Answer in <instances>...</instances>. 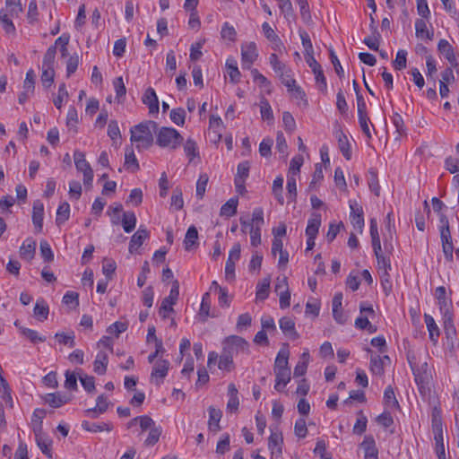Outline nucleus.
Returning <instances> with one entry per match:
<instances>
[{"label":"nucleus","instance_id":"obj_62","mask_svg":"<svg viewBox=\"0 0 459 459\" xmlns=\"http://www.w3.org/2000/svg\"><path fill=\"white\" fill-rule=\"evenodd\" d=\"M264 223V212L261 208H255L252 213V219L250 221V227L261 228Z\"/></svg>","mask_w":459,"mask_h":459},{"label":"nucleus","instance_id":"obj_41","mask_svg":"<svg viewBox=\"0 0 459 459\" xmlns=\"http://www.w3.org/2000/svg\"><path fill=\"white\" fill-rule=\"evenodd\" d=\"M271 279L269 277L262 279L256 286V299H265L269 295Z\"/></svg>","mask_w":459,"mask_h":459},{"label":"nucleus","instance_id":"obj_13","mask_svg":"<svg viewBox=\"0 0 459 459\" xmlns=\"http://www.w3.org/2000/svg\"><path fill=\"white\" fill-rule=\"evenodd\" d=\"M275 375L274 388L278 392H281L289 384L291 378L290 369H273Z\"/></svg>","mask_w":459,"mask_h":459},{"label":"nucleus","instance_id":"obj_63","mask_svg":"<svg viewBox=\"0 0 459 459\" xmlns=\"http://www.w3.org/2000/svg\"><path fill=\"white\" fill-rule=\"evenodd\" d=\"M171 206L174 207L176 210H180L184 206V200H183V194L181 189L176 188L173 191L172 196H171Z\"/></svg>","mask_w":459,"mask_h":459},{"label":"nucleus","instance_id":"obj_14","mask_svg":"<svg viewBox=\"0 0 459 459\" xmlns=\"http://www.w3.org/2000/svg\"><path fill=\"white\" fill-rule=\"evenodd\" d=\"M154 423L155 421L147 415L137 416L127 422L126 428L130 429L135 427L136 425H139L141 433H143L144 431H148Z\"/></svg>","mask_w":459,"mask_h":459},{"label":"nucleus","instance_id":"obj_17","mask_svg":"<svg viewBox=\"0 0 459 459\" xmlns=\"http://www.w3.org/2000/svg\"><path fill=\"white\" fill-rule=\"evenodd\" d=\"M209 411V420H208V428L209 430L217 433L221 430L220 421L222 416V412L219 409H215L211 406L208 409Z\"/></svg>","mask_w":459,"mask_h":459},{"label":"nucleus","instance_id":"obj_39","mask_svg":"<svg viewBox=\"0 0 459 459\" xmlns=\"http://www.w3.org/2000/svg\"><path fill=\"white\" fill-rule=\"evenodd\" d=\"M283 178L281 176L276 177L273 180L272 192L278 203L281 205L284 204V198L282 195Z\"/></svg>","mask_w":459,"mask_h":459},{"label":"nucleus","instance_id":"obj_25","mask_svg":"<svg viewBox=\"0 0 459 459\" xmlns=\"http://www.w3.org/2000/svg\"><path fill=\"white\" fill-rule=\"evenodd\" d=\"M148 431L149 433L147 438L144 440V446H153L160 440L162 434V428L160 425L154 423Z\"/></svg>","mask_w":459,"mask_h":459},{"label":"nucleus","instance_id":"obj_49","mask_svg":"<svg viewBox=\"0 0 459 459\" xmlns=\"http://www.w3.org/2000/svg\"><path fill=\"white\" fill-rule=\"evenodd\" d=\"M56 53V46H51L47 49L43 57L42 67L55 68Z\"/></svg>","mask_w":459,"mask_h":459},{"label":"nucleus","instance_id":"obj_61","mask_svg":"<svg viewBox=\"0 0 459 459\" xmlns=\"http://www.w3.org/2000/svg\"><path fill=\"white\" fill-rule=\"evenodd\" d=\"M170 119L178 126H183L186 119V112L183 108H174L170 111Z\"/></svg>","mask_w":459,"mask_h":459},{"label":"nucleus","instance_id":"obj_11","mask_svg":"<svg viewBox=\"0 0 459 459\" xmlns=\"http://www.w3.org/2000/svg\"><path fill=\"white\" fill-rule=\"evenodd\" d=\"M149 237V232L146 229L139 228L137 231L132 236L128 250L131 254L136 252L143 245L144 240Z\"/></svg>","mask_w":459,"mask_h":459},{"label":"nucleus","instance_id":"obj_24","mask_svg":"<svg viewBox=\"0 0 459 459\" xmlns=\"http://www.w3.org/2000/svg\"><path fill=\"white\" fill-rule=\"evenodd\" d=\"M310 360V355L308 352V350L306 349L304 352L301 354L299 361L297 363V365L294 368V377H302L305 375L307 365Z\"/></svg>","mask_w":459,"mask_h":459},{"label":"nucleus","instance_id":"obj_8","mask_svg":"<svg viewBox=\"0 0 459 459\" xmlns=\"http://www.w3.org/2000/svg\"><path fill=\"white\" fill-rule=\"evenodd\" d=\"M350 208L351 222L359 233H362L364 228L363 209L356 201H350Z\"/></svg>","mask_w":459,"mask_h":459},{"label":"nucleus","instance_id":"obj_10","mask_svg":"<svg viewBox=\"0 0 459 459\" xmlns=\"http://www.w3.org/2000/svg\"><path fill=\"white\" fill-rule=\"evenodd\" d=\"M360 447L364 452L365 459H377L378 458V450L376 446V442L371 436H366L362 443L360 444Z\"/></svg>","mask_w":459,"mask_h":459},{"label":"nucleus","instance_id":"obj_42","mask_svg":"<svg viewBox=\"0 0 459 459\" xmlns=\"http://www.w3.org/2000/svg\"><path fill=\"white\" fill-rule=\"evenodd\" d=\"M125 168L131 171H136L139 169L137 159L132 149H126L125 154Z\"/></svg>","mask_w":459,"mask_h":459},{"label":"nucleus","instance_id":"obj_4","mask_svg":"<svg viewBox=\"0 0 459 459\" xmlns=\"http://www.w3.org/2000/svg\"><path fill=\"white\" fill-rule=\"evenodd\" d=\"M440 238L442 241L443 253L448 261H453L454 245L449 228V222L445 215L440 216Z\"/></svg>","mask_w":459,"mask_h":459},{"label":"nucleus","instance_id":"obj_37","mask_svg":"<svg viewBox=\"0 0 459 459\" xmlns=\"http://www.w3.org/2000/svg\"><path fill=\"white\" fill-rule=\"evenodd\" d=\"M370 236L374 251H382L380 238L377 230V222L375 218L370 220Z\"/></svg>","mask_w":459,"mask_h":459},{"label":"nucleus","instance_id":"obj_36","mask_svg":"<svg viewBox=\"0 0 459 459\" xmlns=\"http://www.w3.org/2000/svg\"><path fill=\"white\" fill-rule=\"evenodd\" d=\"M197 239L198 231L196 228L195 226L189 227L184 239L185 249L187 251L191 250L192 247L196 244Z\"/></svg>","mask_w":459,"mask_h":459},{"label":"nucleus","instance_id":"obj_48","mask_svg":"<svg viewBox=\"0 0 459 459\" xmlns=\"http://www.w3.org/2000/svg\"><path fill=\"white\" fill-rule=\"evenodd\" d=\"M218 366L221 370L231 371L234 368L233 357L222 351Z\"/></svg>","mask_w":459,"mask_h":459},{"label":"nucleus","instance_id":"obj_15","mask_svg":"<svg viewBox=\"0 0 459 459\" xmlns=\"http://www.w3.org/2000/svg\"><path fill=\"white\" fill-rule=\"evenodd\" d=\"M44 205L40 201H35L32 208V221L37 232H40L43 227Z\"/></svg>","mask_w":459,"mask_h":459},{"label":"nucleus","instance_id":"obj_43","mask_svg":"<svg viewBox=\"0 0 459 459\" xmlns=\"http://www.w3.org/2000/svg\"><path fill=\"white\" fill-rule=\"evenodd\" d=\"M210 293L206 292L204 294L202 299V303L199 310V317L203 322L206 321V319L210 316Z\"/></svg>","mask_w":459,"mask_h":459},{"label":"nucleus","instance_id":"obj_45","mask_svg":"<svg viewBox=\"0 0 459 459\" xmlns=\"http://www.w3.org/2000/svg\"><path fill=\"white\" fill-rule=\"evenodd\" d=\"M70 216V205L68 203H62L56 211V221L58 225L64 223L69 219Z\"/></svg>","mask_w":459,"mask_h":459},{"label":"nucleus","instance_id":"obj_58","mask_svg":"<svg viewBox=\"0 0 459 459\" xmlns=\"http://www.w3.org/2000/svg\"><path fill=\"white\" fill-rule=\"evenodd\" d=\"M260 113L264 120L272 121L273 119L272 108L265 99L260 101Z\"/></svg>","mask_w":459,"mask_h":459},{"label":"nucleus","instance_id":"obj_26","mask_svg":"<svg viewBox=\"0 0 459 459\" xmlns=\"http://www.w3.org/2000/svg\"><path fill=\"white\" fill-rule=\"evenodd\" d=\"M35 440L41 452L48 458H52V440L46 434L35 437Z\"/></svg>","mask_w":459,"mask_h":459},{"label":"nucleus","instance_id":"obj_9","mask_svg":"<svg viewBox=\"0 0 459 459\" xmlns=\"http://www.w3.org/2000/svg\"><path fill=\"white\" fill-rule=\"evenodd\" d=\"M258 56L255 43H248L242 47V65L244 68H250Z\"/></svg>","mask_w":459,"mask_h":459},{"label":"nucleus","instance_id":"obj_40","mask_svg":"<svg viewBox=\"0 0 459 459\" xmlns=\"http://www.w3.org/2000/svg\"><path fill=\"white\" fill-rule=\"evenodd\" d=\"M8 15L14 17L22 13L21 0H5V8L4 9Z\"/></svg>","mask_w":459,"mask_h":459},{"label":"nucleus","instance_id":"obj_56","mask_svg":"<svg viewBox=\"0 0 459 459\" xmlns=\"http://www.w3.org/2000/svg\"><path fill=\"white\" fill-rule=\"evenodd\" d=\"M55 338L59 343L66 345L70 348H73L75 345L74 333L73 332L70 333H56Z\"/></svg>","mask_w":459,"mask_h":459},{"label":"nucleus","instance_id":"obj_31","mask_svg":"<svg viewBox=\"0 0 459 459\" xmlns=\"http://www.w3.org/2000/svg\"><path fill=\"white\" fill-rule=\"evenodd\" d=\"M210 129L215 134V142H219L221 138L222 131L224 128L223 122L219 116H211L209 122Z\"/></svg>","mask_w":459,"mask_h":459},{"label":"nucleus","instance_id":"obj_12","mask_svg":"<svg viewBox=\"0 0 459 459\" xmlns=\"http://www.w3.org/2000/svg\"><path fill=\"white\" fill-rule=\"evenodd\" d=\"M143 102L148 107L150 114H157L159 112V100L155 91L148 88L143 96Z\"/></svg>","mask_w":459,"mask_h":459},{"label":"nucleus","instance_id":"obj_50","mask_svg":"<svg viewBox=\"0 0 459 459\" xmlns=\"http://www.w3.org/2000/svg\"><path fill=\"white\" fill-rule=\"evenodd\" d=\"M34 316L39 321H44L48 316V307L43 300H38L34 307Z\"/></svg>","mask_w":459,"mask_h":459},{"label":"nucleus","instance_id":"obj_52","mask_svg":"<svg viewBox=\"0 0 459 459\" xmlns=\"http://www.w3.org/2000/svg\"><path fill=\"white\" fill-rule=\"evenodd\" d=\"M19 329L21 331V333L26 338H28L33 343L43 342L46 340L44 336L39 335L38 332L32 329L25 327H19Z\"/></svg>","mask_w":459,"mask_h":459},{"label":"nucleus","instance_id":"obj_47","mask_svg":"<svg viewBox=\"0 0 459 459\" xmlns=\"http://www.w3.org/2000/svg\"><path fill=\"white\" fill-rule=\"evenodd\" d=\"M262 30L268 40L275 44L277 47L281 45L280 38L277 36V34L274 32V30L269 25L268 22H264L262 24Z\"/></svg>","mask_w":459,"mask_h":459},{"label":"nucleus","instance_id":"obj_21","mask_svg":"<svg viewBox=\"0 0 459 459\" xmlns=\"http://www.w3.org/2000/svg\"><path fill=\"white\" fill-rule=\"evenodd\" d=\"M282 437L277 433H272L268 439V447L271 450L272 456H281L282 454Z\"/></svg>","mask_w":459,"mask_h":459},{"label":"nucleus","instance_id":"obj_55","mask_svg":"<svg viewBox=\"0 0 459 459\" xmlns=\"http://www.w3.org/2000/svg\"><path fill=\"white\" fill-rule=\"evenodd\" d=\"M304 162L303 156L296 155L294 156L290 163L289 175L288 176H296L299 173L300 168Z\"/></svg>","mask_w":459,"mask_h":459},{"label":"nucleus","instance_id":"obj_34","mask_svg":"<svg viewBox=\"0 0 459 459\" xmlns=\"http://www.w3.org/2000/svg\"><path fill=\"white\" fill-rule=\"evenodd\" d=\"M439 52L447 59L451 64L455 61V56L450 43L446 39H441L437 45Z\"/></svg>","mask_w":459,"mask_h":459},{"label":"nucleus","instance_id":"obj_59","mask_svg":"<svg viewBox=\"0 0 459 459\" xmlns=\"http://www.w3.org/2000/svg\"><path fill=\"white\" fill-rule=\"evenodd\" d=\"M415 30L418 38L429 39H431L427 29L426 22L423 19H419L416 21Z\"/></svg>","mask_w":459,"mask_h":459},{"label":"nucleus","instance_id":"obj_53","mask_svg":"<svg viewBox=\"0 0 459 459\" xmlns=\"http://www.w3.org/2000/svg\"><path fill=\"white\" fill-rule=\"evenodd\" d=\"M226 66L230 81L233 83H237L240 79V72L237 66V63L234 60H227Z\"/></svg>","mask_w":459,"mask_h":459},{"label":"nucleus","instance_id":"obj_20","mask_svg":"<svg viewBox=\"0 0 459 459\" xmlns=\"http://www.w3.org/2000/svg\"><path fill=\"white\" fill-rule=\"evenodd\" d=\"M410 363L417 383H426L429 380L431 377V372L426 362L421 365L420 368H417L415 364H412L411 362Z\"/></svg>","mask_w":459,"mask_h":459},{"label":"nucleus","instance_id":"obj_5","mask_svg":"<svg viewBox=\"0 0 459 459\" xmlns=\"http://www.w3.org/2000/svg\"><path fill=\"white\" fill-rule=\"evenodd\" d=\"M74 160L76 169L83 174V183L86 186H91L93 179V170L85 160V155L82 152L76 151L74 153Z\"/></svg>","mask_w":459,"mask_h":459},{"label":"nucleus","instance_id":"obj_51","mask_svg":"<svg viewBox=\"0 0 459 459\" xmlns=\"http://www.w3.org/2000/svg\"><path fill=\"white\" fill-rule=\"evenodd\" d=\"M384 400L385 406L389 409H397L399 407L394 392L390 386H388L385 391Z\"/></svg>","mask_w":459,"mask_h":459},{"label":"nucleus","instance_id":"obj_29","mask_svg":"<svg viewBox=\"0 0 459 459\" xmlns=\"http://www.w3.org/2000/svg\"><path fill=\"white\" fill-rule=\"evenodd\" d=\"M36 242L27 239L20 247V255L25 260H31L35 255Z\"/></svg>","mask_w":459,"mask_h":459},{"label":"nucleus","instance_id":"obj_1","mask_svg":"<svg viewBox=\"0 0 459 459\" xmlns=\"http://www.w3.org/2000/svg\"><path fill=\"white\" fill-rule=\"evenodd\" d=\"M158 125L156 122L148 120L134 126L131 133V142L135 143L136 148L148 149L153 143L152 133L157 131Z\"/></svg>","mask_w":459,"mask_h":459},{"label":"nucleus","instance_id":"obj_18","mask_svg":"<svg viewBox=\"0 0 459 459\" xmlns=\"http://www.w3.org/2000/svg\"><path fill=\"white\" fill-rule=\"evenodd\" d=\"M45 417V411L43 410H35L31 420H30V427L32 429V431L34 433V436H39L44 434L43 428H42V422L43 419Z\"/></svg>","mask_w":459,"mask_h":459},{"label":"nucleus","instance_id":"obj_44","mask_svg":"<svg viewBox=\"0 0 459 459\" xmlns=\"http://www.w3.org/2000/svg\"><path fill=\"white\" fill-rule=\"evenodd\" d=\"M45 401L50 406L57 408L66 403L69 401V398L65 395H61L60 394H48L46 396Z\"/></svg>","mask_w":459,"mask_h":459},{"label":"nucleus","instance_id":"obj_27","mask_svg":"<svg viewBox=\"0 0 459 459\" xmlns=\"http://www.w3.org/2000/svg\"><path fill=\"white\" fill-rule=\"evenodd\" d=\"M290 351L288 349H281L275 359L273 369H290L289 367Z\"/></svg>","mask_w":459,"mask_h":459},{"label":"nucleus","instance_id":"obj_54","mask_svg":"<svg viewBox=\"0 0 459 459\" xmlns=\"http://www.w3.org/2000/svg\"><path fill=\"white\" fill-rule=\"evenodd\" d=\"M208 181H209V177L207 174L204 173L199 176L197 182H196V196L199 199H203V197L205 194V189H206Z\"/></svg>","mask_w":459,"mask_h":459},{"label":"nucleus","instance_id":"obj_32","mask_svg":"<svg viewBox=\"0 0 459 459\" xmlns=\"http://www.w3.org/2000/svg\"><path fill=\"white\" fill-rule=\"evenodd\" d=\"M238 204V198H230L221 206L220 215L228 218L232 217L237 212Z\"/></svg>","mask_w":459,"mask_h":459},{"label":"nucleus","instance_id":"obj_64","mask_svg":"<svg viewBox=\"0 0 459 459\" xmlns=\"http://www.w3.org/2000/svg\"><path fill=\"white\" fill-rule=\"evenodd\" d=\"M113 86L116 91V98L120 100L122 97H124L126 93V88L124 83L123 78L117 77L113 81Z\"/></svg>","mask_w":459,"mask_h":459},{"label":"nucleus","instance_id":"obj_46","mask_svg":"<svg viewBox=\"0 0 459 459\" xmlns=\"http://www.w3.org/2000/svg\"><path fill=\"white\" fill-rule=\"evenodd\" d=\"M55 74H56L55 68L42 67V74L40 76V81H41L42 85L45 88L48 89L53 84L54 79H55Z\"/></svg>","mask_w":459,"mask_h":459},{"label":"nucleus","instance_id":"obj_16","mask_svg":"<svg viewBox=\"0 0 459 459\" xmlns=\"http://www.w3.org/2000/svg\"><path fill=\"white\" fill-rule=\"evenodd\" d=\"M108 363V355L105 351H100L93 362V371L98 375H104Z\"/></svg>","mask_w":459,"mask_h":459},{"label":"nucleus","instance_id":"obj_23","mask_svg":"<svg viewBox=\"0 0 459 459\" xmlns=\"http://www.w3.org/2000/svg\"><path fill=\"white\" fill-rule=\"evenodd\" d=\"M424 321H425L427 329L429 331V339L434 343H436L437 342V338L440 334V331H439L437 325L436 324L434 318L428 314L424 315Z\"/></svg>","mask_w":459,"mask_h":459},{"label":"nucleus","instance_id":"obj_3","mask_svg":"<svg viewBox=\"0 0 459 459\" xmlns=\"http://www.w3.org/2000/svg\"><path fill=\"white\" fill-rule=\"evenodd\" d=\"M222 351L233 357L239 353H248L249 344L244 338L238 335H231L223 341Z\"/></svg>","mask_w":459,"mask_h":459},{"label":"nucleus","instance_id":"obj_33","mask_svg":"<svg viewBox=\"0 0 459 459\" xmlns=\"http://www.w3.org/2000/svg\"><path fill=\"white\" fill-rule=\"evenodd\" d=\"M280 328L285 334H289L293 336L294 338H298L299 334L295 330V323L294 321L288 316L282 317L280 322Z\"/></svg>","mask_w":459,"mask_h":459},{"label":"nucleus","instance_id":"obj_60","mask_svg":"<svg viewBox=\"0 0 459 459\" xmlns=\"http://www.w3.org/2000/svg\"><path fill=\"white\" fill-rule=\"evenodd\" d=\"M8 13L4 10L0 11V22L6 33H14L15 27L13 22L8 18Z\"/></svg>","mask_w":459,"mask_h":459},{"label":"nucleus","instance_id":"obj_6","mask_svg":"<svg viewBox=\"0 0 459 459\" xmlns=\"http://www.w3.org/2000/svg\"><path fill=\"white\" fill-rule=\"evenodd\" d=\"M179 296V283L175 280L172 283V287L169 295L163 299L161 306L160 307L159 314L162 318H167L169 314L173 311V305L176 304Z\"/></svg>","mask_w":459,"mask_h":459},{"label":"nucleus","instance_id":"obj_57","mask_svg":"<svg viewBox=\"0 0 459 459\" xmlns=\"http://www.w3.org/2000/svg\"><path fill=\"white\" fill-rule=\"evenodd\" d=\"M288 198L291 202H295L297 198V180L294 176H288L287 178Z\"/></svg>","mask_w":459,"mask_h":459},{"label":"nucleus","instance_id":"obj_28","mask_svg":"<svg viewBox=\"0 0 459 459\" xmlns=\"http://www.w3.org/2000/svg\"><path fill=\"white\" fill-rule=\"evenodd\" d=\"M96 402L97 403L95 408L89 409L86 411V412L88 414H91V417H98L100 414L104 413L108 407L107 397L103 394L98 396Z\"/></svg>","mask_w":459,"mask_h":459},{"label":"nucleus","instance_id":"obj_22","mask_svg":"<svg viewBox=\"0 0 459 459\" xmlns=\"http://www.w3.org/2000/svg\"><path fill=\"white\" fill-rule=\"evenodd\" d=\"M321 225V216L320 214H314L307 222V226L306 229V235L309 238H316L319 227Z\"/></svg>","mask_w":459,"mask_h":459},{"label":"nucleus","instance_id":"obj_38","mask_svg":"<svg viewBox=\"0 0 459 459\" xmlns=\"http://www.w3.org/2000/svg\"><path fill=\"white\" fill-rule=\"evenodd\" d=\"M122 226L126 232H132L136 226V217L133 212H126L123 213Z\"/></svg>","mask_w":459,"mask_h":459},{"label":"nucleus","instance_id":"obj_2","mask_svg":"<svg viewBox=\"0 0 459 459\" xmlns=\"http://www.w3.org/2000/svg\"><path fill=\"white\" fill-rule=\"evenodd\" d=\"M182 141L183 137L174 128L161 127L156 131V143L161 148L176 150Z\"/></svg>","mask_w":459,"mask_h":459},{"label":"nucleus","instance_id":"obj_35","mask_svg":"<svg viewBox=\"0 0 459 459\" xmlns=\"http://www.w3.org/2000/svg\"><path fill=\"white\" fill-rule=\"evenodd\" d=\"M228 394H229V401L227 403V408L230 411H236L239 405V401L238 398V390L234 384H230L228 386Z\"/></svg>","mask_w":459,"mask_h":459},{"label":"nucleus","instance_id":"obj_7","mask_svg":"<svg viewBox=\"0 0 459 459\" xmlns=\"http://www.w3.org/2000/svg\"><path fill=\"white\" fill-rule=\"evenodd\" d=\"M169 361L163 359H157L152 365V370L151 373L150 380L156 385H160L163 379L166 377L169 368Z\"/></svg>","mask_w":459,"mask_h":459},{"label":"nucleus","instance_id":"obj_30","mask_svg":"<svg viewBox=\"0 0 459 459\" xmlns=\"http://www.w3.org/2000/svg\"><path fill=\"white\" fill-rule=\"evenodd\" d=\"M184 152L186 157L189 159V162L194 161L195 159H199V151L195 141L192 138H188L184 143Z\"/></svg>","mask_w":459,"mask_h":459},{"label":"nucleus","instance_id":"obj_19","mask_svg":"<svg viewBox=\"0 0 459 459\" xmlns=\"http://www.w3.org/2000/svg\"><path fill=\"white\" fill-rule=\"evenodd\" d=\"M435 442H436V452L438 459H446L444 445V437L441 426L434 425Z\"/></svg>","mask_w":459,"mask_h":459}]
</instances>
